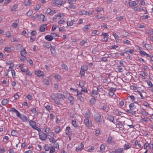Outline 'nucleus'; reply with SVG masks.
<instances>
[{"label":"nucleus","mask_w":153,"mask_h":153,"mask_svg":"<svg viewBox=\"0 0 153 153\" xmlns=\"http://www.w3.org/2000/svg\"><path fill=\"white\" fill-rule=\"evenodd\" d=\"M46 109L48 111H49L51 110V108L50 105H46L45 106Z\"/></svg>","instance_id":"603ef678"},{"label":"nucleus","mask_w":153,"mask_h":153,"mask_svg":"<svg viewBox=\"0 0 153 153\" xmlns=\"http://www.w3.org/2000/svg\"><path fill=\"white\" fill-rule=\"evenodd\" d=\"M33 13V11L31 10H29L27 13V15L28 16H30Z\"/></svg>","instance_id":"bf43d9fd"},{"label":"nucleus","mask_w":153,"mask_h":153,"mask_svg":"<svg viewBox=\"0 0 153 153\" xmlns=\"http://www.w3.org/2000/svg\"><path fill=\"white\" fill-rule=\"evenodd\" d=\"M43 83L46 85H48L49 84V81L48 79H44Z\"/></svg>","instance_id":"72a5a7b5"},{"label":"nucleus","mask_w":153,"mask_h":153,"mask_svg":"<svg viewBox=\"0 0 153 153\" xmlns=\"http://www.w3.org/2000/svg\"><path fill=\"white\" fill-rule=\"evenodd\" d=\"M35 74L38 76L39 77L42 76L44 74V73L42 71L40 70L36 71L35 72Z\"/></svg>","instance_id":"9d476101"},{"label":"nucleus","mask_w":153,"mask_h":153,"mask_svg":"<svg viewBox=\"0 0 153 153\" xmlns=\"http://www.w3.org/2000/svg\"><path fill=\"white\" fill-rule=\"evenodd\" d=\"M85 85V82H84L81 81L79 84V86L80 87H82L84 86Z\"/></svg>","instance_id":"8fccbe9b"},{"label":"nucleus","mask_w":153,"mask_h":153,"mask_svg":"<svg viewBox=\"0 0 153 153\" xmlns=\"http://www.w3.org/2000/svg\"><path fill=\"white\" fill-rule=\"evenodd\" d=\"M132 9H133L134 11H140L141 10V8L140 7H135L134 8H132Z\"/></svg>","instance_id":"c03bdc74"},{"label":"nucleus","mask_w":153,"mask_h":153,"mask_svg":"<svg viewBox=\"0 0 153 153\" xmlns=\"http://www.w3.org/2000/svg\"><path fill=\"white\" fill-rule=\"evenodd\" d=\"M20 118L22 119V120L23 121L26 122L27 120V117L24 115H23L22 116H21L20 117Z\"/></svg>","instance_id":"a878e982"},{"label":"nucleus","mask_w":153,"mask_h":153,"mask_svg":"<svg viewBox=\"0 0 153 153\" xmlns=\"http://www.w3.org/2000/svg\"><path fill=\"white\" fill-rule=\"evenodd\" d=\"M86 42V40H82L80 42V44L81 45L83 46Z\"/></svg>","instance_id":"69168bd1"},{"label":"nucleus","mask_w":153,"mask_h":153,"mask_svg":"<svg viewBox=\"0 0 153 153\" xmlns=\"http://www.w3.org/2000/svg\"><path fill=\"white\" fill-rule=\"evenodd\" d=\"M89 12H88L85 11V10H83L82 11H80L79 12V14L80 15H82L84 14L86 15H89Z\"/></svg>","instance_id":"aec40b11"},{"label":"nucleus","mask_w":153,"mask_h":153,"mask_svg":"<svg viewBox=\"0 0 153 153\" xmlns=\"http://www.w3.org/2000/svg\"><path fill=\"white\" fill-rule=\"evenodd\" d=\"M30 125L33 128V127H36L38 128L39 129V128L38 127L36 126V123L35 121L32 120H30L29 122Z\"/></svg>","instance_id":"f8f14e48"},{"label":"nucleus","mask_w":153,"mask_h":153,"mask_svg":"<svg viewBox=\"0 0 153 153\" xmlns=\"http://www.w3.org/2000/svg\"><path fill=\"white\" fill-rule=\"evenodd\" d=\"M129 108L131 111H132V112H134L135 113V112L137 111V109L136 108V106L134 105V103H131L129 105Z\"/></svg>","instance_id":"f03ea898"},{"label":"nucleus","mask_w":153,"mask_h":153,"mask_svg":"<svg viewBox=\"0 0 153 153\" xmlns=\"http://www.w3.org/2000/svg\"><path fill=\"white\" fill-rule=\"evenodd\" d=\"M123 16H120L117 17L116 18V19L117 21H121L123 19Z\"/></svg>","instance_id":"13d9d810"},{"label":"nucleus","mask_w":153,"mask_h":153,"mask_svg":"<svg viewBox=\"0 0 153 153\" xmlns=\"http://www.w3.org/2000/svg\"><path fill=\"white\" fill-rule=\"evenodd\" d=\"M57 96L60 99H64L65 98V96L63 94L60 93H58Z\"/></svg>","instance_id":"bb28decb"},{"label":"nucleus","mask_w":153,"mask_h":153,"mask_svg":"<svg viewBox=\"0 0 153 153\" xmlns=\"http://www.w3.org/2000/svg\"><path fill=\"white\" fill-rule=\"evenodd\" d=\"M123 151V149L119 148L112 151L110 153H122Z\"/></svg>","instance_id":"423d86ee"},{"label":"nucleus","mask_w":153,"mask_h":153,"mask_svg":"<svg viewBox=\"0 0 153 153\" xmlns=\"http://www.w3.org/2000/svg\"><path fill=\"white\" fill-rule=\"evenodd\" d=\"M9 102V101L7 99H4L1 101V104L3 105H5Z\"/></svg>","instance_id":"cd10ccee"},{"label":"nucleus","mask_w":153,"mask_h":153,"mask_svg":"<svg viewBox=\"0 0 153 153\" xmlns=\"http://www.w3.org/2000/svg\"><path fill=\"white\" fill-rule=\"evenodd\" d=\"M95 120L98 123V124H101L102 123V119L101 118V115L99 114L98 116L95 117Z\"/></svg>","instance_id":"7ed1b4c3"},{"label":"nucleus","mask_w":153,"mask_h":153,"mask_svg":"<svg viewBox=\"0 0 153 153\" xmlns=\"http://www.w3.org/2000/svg\"><path fill=\"white\" fill-rule=\"evenodd\" d=\"M45 12L47 14H50L51 15H53V13H52V10H51V9L49 8L47 9Z\"/></svg>","instance_id":"5701e85b"},{"label":"nucleus","mask_w":153,"mask_h":153,"mask_svg":"<svg viewBox=\"0 0 153 153\" xmlns=\"http://www.w3.org/2000/svg\"><path fill=\"white\" fill-rule=\"evenodd\" d=\"M97 90H93L92 91V94L94 95H97L98 93L97 90H98V88H97Z\"/></svg>","instance_id":"a18cd8bd"},{"label":"nucleus","mask_w":153,"mask_h":153,"mask_svg":"<svg viewBox=\"0 0 153 153\" xmlns=\"http://www.w3.org/2000/svg\"><path fill=\"white\" fill-rule=\"evenodd\" d=\"M19 22V20H16L15 22L12 24L11 25V26L12 27L16 28Z\"/></svg>","instance_id":"ddd939ff"},{"label":"nucleus","mask_w":153,"mask_h":153,"mask_svg":"<svg viewBox=\"0 0 153 153\" xmlns=\"http://www.w3.org/2000/svg\"><path fill=\"white\" fill-rule=\"evenodd\" d=\"M36 38V36H30V41L31 42H32L34 41L35 39Z\"/></svg>","instance_id":"5fc2aeb1"},{"label":"nucleus","mask_w":153,"mask_h":153,"mask_svg":"<svg viewBox=\"0 0 153 153\" xmlns=\"http://www.w3.org/2000/svg\"><path fill=\"white\" fill-rule=\"evenodd\" d=\"M54 101L58 105L60 106L62 105L60 101L58 98H57V99H56Z\"/></svg>","instance_id":"473e14b6"},{"label":"nucleus","mask_w":153,"mask_h":153,"mask_svg":"<svg viewBox=\"0 0 153 153\" xmlns=\"http://www.w3.org/2000/svg\"><path fill=\"white\" fill-rule=\"evenodd\" d=\"M31 111L32 113L33 114H35L36 113V109L34 108H32L30 110Z\"/></svg>","instance_id":"774afa93"},{"label":"nucleus","mask_w":153,"mask_h":153,"mask_svg":"<svg viewBox=\"0 0 153 153\" xmlns=\"http://www.w3.org/2000/svg\"><path fill=\"white\" fill-rule=\"evenodd\" d=\"M134 143L135 146H137V145L140 148L141 147V144L140 143H138V141L137 140H136L135 141Z\"/></svg>","instance_id":"4d7b16f0"},{"label":"nucleus","mask_w":153,"mask_h":153,"mask_svg":"<svg viewBox=\"0 0 153 153\" xmlns=\"http://www.w3.org/2000/svg\"><path fill=\"white\" fill-rule=\"evenodd\" d=\"M52 76L57 80L59 81L60 80L61 78V76L58 74L53 73L52 74Z\"/></svg>","instance_id":"0eeeda50"},{"label":"nucleus","mask_w":153,"mask_h":153,"mask_svg":"<svg viewBox=\"0 0 153 153\" xmlns=\"http://www.w3.org/2000/svg\"><path fill=\"white\" fill-rule=\"evenodd\" d=\"M141 113L144 116H146L148 114V112L145 110L142 111Z\"/></svg>","instance_id":"a19ab883"},{"label":"nucleus","mask_w":153,"mask_h":153,"mask_svg":"<svg viewBox=\"0 0 153 153\" xmlns=\"http://www.w3.org/2000/svg\"><path fill=\"white\" fill-rule=\"evenodd\" d=\"M54 147L56 148H59V145L56 142L54 143Z\"/></svg>","instance_id":"0e129e2a"},{"label":"nucleus","mask_w":153,"mask_h":153,"mask_svg":"<svg viewBox=\"0 0 153 153\" xmlns=\"http://www.w3.org/2000/svg\"><path fill=\"white\" fill-rule=\"evenodd\" d=\"M68 100L70 102L71 104L73 105L74 102V99L71 96H70L68 98Z\"/></svg>","instance_id":"4be33fe9"},{"label":"nucleus","mask_w":153,"mask_h":153,"mask_svg":"<svg viewBox=\"0 0 153 153\" xmlns=\"http://www.w3.org/2000/svg\"><path fill=\"white\" fill-rule=\"evenodd\" d=\"M60 127L59 126H57L54 129L55 132L57 133L60 131Z\"/></svg>","instance_id":"e433bc0d"},{"label":"nucleus","mask_w":153,"mask_h":153,"mask_svg":"<svg viewBox=\"0 0 153 153\" xmlns=\"http://www.w3.org/2000/svg\"><path fill=\"white\" fill-rule=\"evenodd\" d=\"M62 68L63 69H64L65 70L67 71L68 69V67L64 63H62L61 65Z\"/></svg>","instance_id":"7c9ffc66"},{"label":"nucleus","mask_w":153,"mask_h":153,"mask_svg":"<svg viewBox=\"0 0 153 153\" xmlns=\"http://www.w3.org/2000/svg\"><path fill=\"white\" fill-rule=\"evenodd\" d=\"M51 97L52 99L54 101L56 99H57V98L56 94H52L51 95Z\"/></svg>","instance_id":"393cba45"},{"label":"nucleus","mask_w":153,"mask_h":153,"mask_svg":"<svg viewBox=\"0 0 153 153\" xmlns=\"http://www.w3.org/2000/svg\"><path fill=\"white\" fill-rule=\"evenodd\" d=\"M90 28V25H85L83 28V30L84 31H85L88 30Z\"/></svg>","instance_id":"c756f323"},{"label":"nucleus","mask_w":153,"mask_h":153,"mask_svg":"<svg viewBox=\"0 0 153 153\" xmlns=\"http://www.w3.org/2000/svg\"><path fill=\"white\" fill-rule=\"evenodd\" d=\"M43 46L45 48L48 49L50 48L51 47V45L50 42H45L43 44Z\"/></svg>","instance_id":"1a4fd4ad"},{"label":"nucleus","mask_w":153,"mask_h":153,"mask_svg":"<svg viewBox=\"0 0 153 153\" xmlns=\"http://www.w3.org/2000/svg\"><path fill=\"white\" fill-rule=\"evenodd\" d=\"M45 39L49 41H51L53 39L51 34L50 35H47L45 37Z\"/></svg>","instance_id":"2eb2a0df"},{"label":"nucleus","mask_w":153,"mask_h":153,"mask_svg":"<svg viewBox=\"0 0 153 153\" xmlns=\"http://www.w3.org/2000/svg\"><path fill=\"white\" fill-rule=\"evenodd\" d=\"M107 119L109 120V121L113 122L114 123H115L114 120V117L111 115H108L107 117Z\"/></svg>","instance_id":"9b49d317"},{"label":"nucleus","mask_w":153,"mask_h":153,"mask_svg":"<svg viewBox=\"0 0 153 153\" xmlns=\"http://www.w3.org/2000/svg\"><path fill=\"white\" fill-rule=\"evenodd\" d=\"M107 108V105L106 104H104L102 107V109L104 111H106V109Z\"/></svg>","instance_id":"338daca9"},{"label":"nucleus","mask_w":153,"mask_h":153,"mask_svg":"<svg viewBox=\"0 0 153 153\" xmlns=\"http://www.w3.org/2000/svg\"><path fill=\"white\" fill-rule=\"evenodd\" d=\"M78 99L80 101H82L83 100V98L82 97L81 95H76Z\"/></svg>","instance_id":"052dcab7"},{"label":"nucleus","mask_w":153,"mask_h":153,"mask_svg":"<svg viewBox=\"0 0 153 153\" xmlns=\"http://www.w3.org/2000/svg\"><path fill=\"white\" fill-rule=\"evenodd\" d=\"M11 135L13 136H16L17 134V131L13 130L11 131Z\"/></svg>","instance_id":"2f4dec72"},{"label":"nucleus","mask_w":153,"mask_h":153,"mask_svg":"<svg viewBox=\"0 0 153 153\" xmlns=\"http://www.w3.org/2000/svg\"><path fill=\"white\" fill-rule=\"evenodd\" d=\"M126 62H125L123 61H120L119 63V65L120 66H124V65H126Z\"/></svg>","instance_id":"4c0bfd02"},{"label":"nucleus","mask_w":153,"mask_h":153,"mask_svg":"<svg viewBox=\"0 0 153 153\" xmlns=\"http://www.w3.org/2000/svg\"><path fill=\"white\" fill-rule=\"evenodd\" d=\"M69 7L71 9H75L76 8V6L74 5L71 4L69 6Z\"/></svg>","instance_id":"680f3d73"},{"label":"nucleus","mask_w":153,"mask_h":153,"mask_svg":"<svg viewBox=\"0 0 153 153\" xmlns=\"http://www.w3.org/2000/svg\"><path fill=\"white\" fill-rule=\"evenodd\" d=\"M105 149V146L104 145L102 144L100 147V149L102 152H104Z\"/></svg>","instance_id":"09e8293b"},{"label":"nucleus","mask_w":153,"mask_h":153,"mask_svg":"<svg viewBox=\"0 0 153 153\" xmlns=\"http://www.w3.org/2000/svg\"><path fill=\"white\" fill-rule=\"evenodd\" d=\"M117 89V88H114L111 87L110 89L108 90V91H110L112 92H115Z\"/></svg>","instance_id":"e2e57ef3"},{"label":"nucleus","mask_w":153,"mask_h":153,"mask_svg":"<svg viewBox=\"0 0 153 153\" xmlns=\"http://www.w3.org/2000/svg\"><path fill=\"white\" fill-rule=\"evenodd\" d=\"M72 125L74 127L76 128H78L79 127V126L76 124V121H74V120H73L72 121Z\"/></svg>","instance_id":"f704fd0d"},{"label":"nucleus","mask_w":153,"mask_h":153,"mask_svg":"<svg viewBox=\"0 0 153 153\" xmlns=\"http://www.w3.org/2000/svg\"><path fill=\"white\" fill-rule=\"evenodd\" d=\"M31 3V1L30 0H25L24 2V4L25 6H27L30 5Z\"/></svg>","instance_id":"6ab92c4d"},{"label":"nucleus","mask_w":153,"mask_h":153,"mask_svg":"<svg viewBox=\"0 0 153 153\" xmlns=\"http://www.w3.org/2000/svg\"><path fill=\"white\" fill-rule=\"evenodd\" d=\"M26 54V51L25 48H22V50L21 51L20 54L22 56H24Z\"/></svg>","instance_id":"f3484780"},{"label":"nucleus","mask_w":153,"mask_h":153,"mask_svg":"<svg viewBox=\"0 0 153 153\" xmlns=\"http://www.w3.org/2000/svg\"><path fill=\"white\" fill-rule=\"evenodd\" d=\"M40 138L42 140H45L47 138V134L43 132H41L39 134Z\"/></svg>","instance_id":"20e7f679"},{"label":"nucleus","mask_w":153,"mask_h":153,"mask_svg":"<svg viewBox=\"0 0 153 153\" xmlns=\"http://www.w3.org/2000/svg\"><path fill=\"white\" fill-rule=\"evenodd\" d=\"M90 102L92 105H94L96 102V100L94 98H92L90 100Z\"/></svg>","instance_id":"58836bf2"},{"label":"nucleus","mask_w":153,"mask_h":153,"mask_svg":"<svg viewBox=\"0 0 153 153\" xmlns=\"http://www.w3.org/2000/svg\"><path fill=\"white\" fill-rule=\"evenodd\" d=\"M47 25L45 24L42 26L40 28L39 30L41 32H44L45 29V27Z\"/></svg>","instance_id":"a211bd4d"},{"label":"nucleus","mask_w":153,"mask_h":153,"mask_svg":"<svg viewBox=\"0 0 153 153\" xmlns=\"http://www.w3.org/2000/svg\"><path fill=\"white\" fill-rule=\"evenodd\" d=\"M49 141L52 143H54L56 142V140H55L53 137L49 138Z\"/></svg>","instance_id":"3c124183"},{"label":"nucleus","mask_w":153,"mask_h":153,"mask_svg":"<svg viewBox=\"0 0 153 153\" xmlns=\"http://www.w3.org/2000/svg\"><path fill=\"white\" fill-rule=\"evenodd\" d=\"M55 150L53 146H52L50 148V153H53L55 152Z\"/></svg>","instance_id":"49530a36"},{"label":"nucleus","mask_w":153,"mask_h":153,"mask_svg":"<svg viewBox=\"0 0 153 153\" xmlns=\"http://www.w3.org/2000/svg\"><path fill=\"white\" fill-rule=\"evenodd\" d=\"M51 53L52 54H55L56 53V51L54 47H52L51 48Z\"/></svg>","instance_id":"ea45409f"},{"label":"nucleus","mask_w":153,"mask_h":153,"mask_svg":"<svg viewBox=\"0 0 153 153\" xmlns=\"http://www.w3.org/2000/svg\"><path fill=\"white\" fill-rule=\"evenodd\" d=\"M116 126L118 128H122L123 126L122 122L120 121H119L118 123L117 124Z\"/></svg>","instance_id":"c85d7f7f"},{"label":"nucleus","mask_w":153,"mask_h":153,"mask_svg":"<svg viewBox=\"0 0 153 153\" xmlns=\"http://www.w3.org/2000/svg\"><path fill=\"white\" fill-rule=\"evenodd\" d=\"M83 144L82 143H81L76 148V150L77 151L81 150L83 149Z\"/></svg>","instance_id":"4468645a"},{"label":"nucleus","mask_w":153,"mask_h":153,"mask_svg":"<svg viewBox=\"0 0 153 153\" xmlns=\"http://www.w3.org/2000/svg\"><path fill=\"white\" fill-rule=\"evenodd\" d=\"M17 7V6L16 4H15L12 7L11 10L12 11H13L15 10Z\"/></svg>","instance_id":"6e6d98bb"},{"label":"nucleus","mask_w":153,"mask_h":153,"mask_svg":"<svg viewBox=\"0 0 153 153\" xmlns=\"http://www.w3.org/2000/svg\"><path fill=\"white\" fill-rule=\"evenodd\" d=\"M146 33L149 35V36H150L153 35V31L150 30H148L146 32Z\"/></svg>","instance_id":"b1692460"},{"label":"nucleus","mask_w":153,"mask_h":153,"mask_svg":"<svg viewBox=\"0 0 153 153\" xmlns=\"http://www.w3.org/2000/svg\"><path fill=\"white\" fill-rule=\"evenodd\" d=\"M88 69V67L85 65L82 66L81 67V70H83L84 71H87Z\"/></svg>","instance_id":"de8ad7c7"},{"label":"nucleus","mask_w":153,"mask_h":153,"mask_svg":"<svg viewBox=\"0 0 153 153\" xmlns=\"http://www.w3.org/2000/svg\"><path fill=\"white\" fill-rule=\"evenodd\" d=\"M59 16L60 17H61V13H58L56 15H55L53 18V20L54 21L55 20H56V19L57 18V17Z\"/></svg>","instance_id":"c9c22d12"},{"label":"nucleus","mask_w":153,"mask_h":153,"mask_svg":"<svg viewBox=\"0 0 153 153\" xmlns=\"http://www.w3.org/2000/svg\"><path fill=\"white\" fill-rule=\"evenodd\" d=\"M129 5L130 6L133 7L136 5L137 4L135 1H133L129 2Z\"/></svg>","instance_id":"412c9836"},{"label":"nucleus","mask_w":153,"mask_h":153,"mask_svg":"<svg viewBox=\"0 0 153 153\" xmlns=\"http://www.w3.org/2000/svg\"><path fill=\"white\" fill-rule=\"evenodd\" d=\"M51 34L53 39H57L59 37L57 34L54 33H52Z\"/></svg>","instance_id":"dca6fc26"},{"label":"nucleus","mask_w":153,"mask_h":153,"mask_svg":"<svg viewBox=\"0 0 153 153\" xmlns=\"http://www.w3.org/2000/svg\"><path fill=\"white\" fill-rule=\"evenodd\" d=\"M90 117V116H87L84 120V123L85 125L88 127H90L92 126V123L91 122H90L88 119Z\"/></svg>","instance_id":"f257e3e1"},{"label":"nucleus","mask_w":153,"mask_h":153,"mask_svg":"<svg viewBox=\"0 0 153 153\" xmlns=\"http://www.w3.org/2000/svg\"><path fill=\"white\" fill-rule=\"evenodd\" d=\"M131 147V146H130L128 143H126L124 146V150H127L129 148H130Z\"/></svg>","instance_id":"79ce46f5"},{"label":"nucleus","mask_w":153,"mask_h":153,"mask_svg":"<svg viewBox=\"0 0 153 153\" xmlns=\"http://www.w3.org/2000/svg\"><path fill=\"white\" fill-rule=\"evenodd\" d=\"M70 129L71 128L69 126H68L66 127L65 133L67 135H69V130H70Z\"/></svg>","instance_id":"37998d69"},{"label":"nucleus","mask_w":153,"mask_h":153,"mask_svg":"<svg viewBox=\"0 0 153 153\" xmlns=\"http://www.w3.org/2000/svg\"><path fill=\"white\" fill-rule=\"evenodd\" d=\"M54 4L55 5H61L63 4V1L59 0H55L52 2L53 4Z\"/></svg>","instance_id":"39448f33"},{"label":"nucleus","mask_w":153,"mask_h":153,"mask_svg":"<svg viewBox=\"0 0 153 153\" xmlns=\"http://www.w3.org/2000/svg\"><path fill=\"white\" fill-rule=\"evenodd\" d=\"M117 69L118 70V71L120 72H122L123 71V69L121 67V66H118L117 67Z\"/></svg>","instance_id":"864d4df0"},{"label":"nucleus","mask_w":153,"mask_h":153,"mask_svg":"<svg viewBox=\"0 0 153 153\" xmlns=\"http://www.w3.org/2000/svg\"><path fill=\"white\" fill-rule=\"evenodd\" d=\"M113 138L111 136L108 137L107 139V143L109 144H114V142L113 140Z\"/></svg>","instance_id":"6e6552de"}]
</instances>
